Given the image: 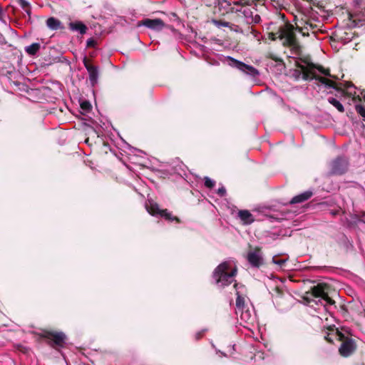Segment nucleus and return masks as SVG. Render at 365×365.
Returning a JSON list of instances; mask_svg holds the SVG:
<instances>
[{
    "instance_id": "1",
    "label": "nucleus",
    "mask_w": 365,
    "mask_h": 365,
    "mask_svg": "<svg viewBox=\"0 0 365 365\" xmlns=\"http://www.w3.org/2000/svg\"><path fill=\"white\" fill-rule=\"evenodd\" d=\"M237 268L233 260L229 259L220 264L213 272V278L219 287H224L234 282Z\"/></svg>"
},
{
    "instance_id": "2",
    "label": "nucleus",
    "mask_w": 365,
    "mask_h": 365,
    "mask_svg": "<svg viewBox=\"0 0 365 365\" xmlns=\"http://www.w3.org/2000/svg\"><path fill=\"white\" fill-rule=\"evenodd\" d=\"M294 27L292 25L286 24L279 31L278 37L282 41L284 45H295V37Z\"/></svg>"
},
{
    "instance_id": "3",
    "label": "nucleus",
    "mask_w": 365,
    "mask_h": 365,
    "mask_svg": "<svg viewBox=\"0 0 365 365\" xmlns=\"http://www.w3.org/2000/svg\"><path fill=\"white\" fill-rule=\"evenodd\" d=\"M227 58L230 61V63H229L230 66L235 67L242 72L252 76H256L258 75L257 70L255 69L253 66L245 64L243 62L237 61L230 56L227 57Z\"/></svg>"
},
{
    "instance_id": "4",
    "label": "nucleus",
    "mask_w": 365,
    "mask_h": 365,
    "mask_svg": "<svg viewBox=\"0 0 365 365\" xmlns=\"http://www.w3.org/2000/svg\"><path fill=\"white\" fill-rule=\"evenodd\" d=\"M247 259L249 263L255 267H259L263 264V257L261 250L258 247L248 252Z\"/></svg>"
},
{
    "instance_id": "5",
    "label": "nucleus",
    "mask_w": 365,
    "mask_h": 365,
    "mask_svg": "<svg viewBox=\"0 0 365 365\" xmlns=\"http://www.w3.org/2000/svg\"><path fill=\"white\" fill-rule=\"evenodd\" d=\"M145 207L147 211L152 215H160L161 217H163L168 220H178L176 217H171L170 213H169L167 210H160L158 205L153 202H149L148 204H146Z\"/></svg>"
},
{
    "instance_id": "6",
    "label": "nucleus",
    "mask_w": 365,
    "mask_h": 365,
    "mask_svg": "<svg viewBox=\"0 0 365 365\" xmlns=\"http://www.w3.org/2000/svg\"><path fill=\"white\" fill-rule=\"evenodd\" d=\"M142 25L154 31H160L165 26L164 22L160 19H146L142 22Z\"/></svg>"
},
{
    "instance_id": "7",
    "label": "nucleus",
    "mask_w": 365,
    "mask_h": 365,
    "mask_svg": "<svg viewBox=\"0 0 365 365\" xmlns=\"http://www.w3.org/2000/svg\"><path fill=\"white\" fill-rule=\"evenodd\" d=\"M312 294L314 297L322 298L327 304H332L334 303V301L325 292L324 284H318L314 287Z\"/></svg>"
},
{
    "instance_id": "8",
    "label": "nucleus",
    "mask_w": 365,
    "mask_h": 365,
    "mask_svg": "<svg viewBox=\"0 0 365 365\" xmlns=\"http://www.w3.org/2000/svg\"><path fill=\"white\" fill-rule=\"evenodd\" d=\"M355 349L354 343L351 340L343 342L339 349L340 354L344 357L349 356Z\"/></svg>"
},
{
    "instance_id": "9",
    "label": "nucleus",
    "mask_w": 365,
    "mask_h": 365,
    "mask_svg": "<svg viewBox=\"0 0 365 365\" xmlns=\"http://www.w3.org/2000/svg\"><path fill=\"white\" fill-rule=\"evenodd\" d=\"M84 66L89 73V80L92 85H95L98 78V71L95 66L90 65L86 59H84Z\"/></svg>"
},
{
    "instance_id": "10",
    "label": "nucleus",
    "mask_w": 365,
    "mask_h": 365,
    "mask_svg": "<svg viewBox=\"0 0 365 365\" xmlns=\"http://www.w3.org/2000/svg\"><path fill=\"white\" fill-rule=\"evenodd\" d=\"M238 216L242 222L245 225H250L255 220L252 215L248 210L239 211Z\"/></svg>"
},
{
    "instance_id": "11",
    "label": "nucleus",
    "mask_w": 365,
    "mask_h": 365,
    "mask_svg": "<svg viewBox=\"0 0 365 365\" xmlns=\"http://www.w3.org/2000/svg\"><path fill=\"white\" fill-rule=\"evenodd\" d=\"M312 195V192L310 191H306L303 193H301L299 195H297L294 196L291 200V204H296L302 202L307 200H308L311 196Z\"/></svg>"
},
{
    "instance_id": "12",
    "label": "nucleus",
    "mask_w": 365,
    "mask_h": 365,
    "mask_svg": "<svg viewBox=\"0 0 365 365\" xmlns=\"http://www.w3.org/2000/svg\"><path fill=\"white\" fill-rule=\"evenodd\" d=\"M69 28L72 31H78L81 34H84L86 32L87 28L82 22L76 21L69 24Z\"/></svg>"
},
{
    "instance_id": "13",
    "label": "nucleus",
    "mask_w": 365,
    "mask_h": 365,
    "mask_svg": "<svg viewBox=\"0 0 365 365\" xmlns=\"http://www.w3.org/2000/svg\"><path fill=\"white\" fill-rule=\"evenodd\" d=\"M46 25L51 30H57L61 28V23L57 19L50 17L46 21Z\"/></svg>"
},
{
    "instance_id": "14",
    "label": "nucleus",
    "mask_w": 365,
    "mask_h": 365,
    "mask_svg": "<svg viewBox=\"0 0 365 365\" xmlns=\"http://www.w3.org/2000/svg\"><path fill=\"white\" fill-rule=\"evenodd\" d=\"M40 48V44L38 43H34L30 46L26 47L25 51L30 55H34Z\"/></svg>"
},
{
    "instance_id": "15",
    "label": "nucleus",
    "mask_w": 365,
    "mask_h": 365,
    "mask_svg": "<svg viewBox=\"0 0 365 365\" xmlns=\"http://www.w3.org/2000/svg\"><path fill=\"white\" fill-rule=\"evenodd\" d=\"M329 103H331L333 106H334L339 112H344V108L343 105L336 98H329L328 99Z\"/></svg>"
},
{
    "instance_id": "16",
    "label": "nucleus",
    "mask_w": 365,
    "mask_h": 365,
    "mask_svg": "<svg viewBox=\"0 0 365 365\" xmlns=\"http://www.w3.org/2000/svg\"><path fill=\"white\" fill-rule=\"evenodd\" d=\"M65 335L63 333H55L53 334V339L57 344H61L65 340Z\"/></svg>"
},
{
    "instance_id": "17",
    "label": "nucleus",
    "mask_w": 365,
    "mask_h": 365,
    "mask_svg": "<svg viewBox=\"0 0 365 365\" xmlns=\"http://www.w3.org/2000/svg\"><path fill=\"white\" fill-rule=\"evenodd\" d=\"M237 299H236V306L238 309L244 307L245 305V299L240 294L239 291L237 290Z\"/></svg>"
},
{
    "instance_id": "18",
    "label": "nucleus",
    "mask_w": 365,
    "mask_h": 365,
    "mask_svg": "<svg viewBox=\"0 0 365 365\" xmlns=\"http://www.w3.org/2000/svg\"><path fill=\"white\" fill-rule=\"evenodd\" d=\"M301 22H296L295 23V25H296V29L302 34L303 36H306V35H308V27L307 26H302L301 25Z\"/></svg>"
},
{
    "instance_id": "19",
    "label": "nucleus",
    "mask_w": 365,
    "mask_h": 365,
    "mask_svg": "<svg viewBox=\"0 0 365 365\" xmlns=\"http://www.w3.org/2000/svg\"><path fill=\"white\" fill-rule=\"evenodd\" d=\"M81 108L84 111H88L91 109V105L89 102L84 101L81 103Z\"/></svg>"
},
{
    "instance_id": "20",
    "label": "nucleus",
    "mask_w": 365,
    "mask_h": 365,
    "mask_svg": "<svg viewBox=\"0 0 365 365\" xmlns=\"http://www.w3.org/2000/svg\"><path fill=\"white\" fill-rule=\"evenodd\" d=\"M319 80L323 84H325V85H327L328 86H330V87H334V83L331 81H330V80H328V79H327L325 78H323V77H320L319 78Z\"/></svg>"
},
{
    "instance_id": "21",
    "label": "nucleus",
    "mask_w": 365,
    "mask_h": 365,
    "mask_svg": "<svg viewBox=\"0 0 365 365\" xmlns=\"http://www.w3.org/2000/svg\"><path fill=\"white\" fill-rule=\"evenodd\" d=\"M356 109L357 112L365 119V108L363 106L356 104Z\"/></svg>"
},
{
    "instance_id": "22",
    "label": "nucleus",
    "mask_w": 365,
    "mask_h": 365,
    "mask_svg": "<svg viewBox=\"0 0 365 365\" xmlns=\"http://www.w3.org/2000/svg\"><path fill=\"white\" fill-rule=\"evenodd\" d=\"M205 185L207 187H212L215 185V182L208 177L205 178Z\"/></svg>"
},
{
    "instance_id": "23",
    "label": "nucleus",
    "mask_w": 365,
    "mask_h": 365,
    "mask_svg": "<svg viewBox=\"0 0 365 365\" xmlns=\"http://www.w3.org/2000/svg\"><path fill=\"white\" fill-rule=\"evenodd\" d=\"M241 318L242 320L247 322V321L250 320V314L247 312H242L241 313Z\"/></svg>"
},
{
    "instance_id": "24",
    "label": "nucleus",
    "mask_w": 365,
    "mask_h": 365,
    "mask_svg": "<svg viewBox=\"0 0 365 365\" xmlns=\"http://www.w3.org/2000/svg\"><path fill=\"white\" fill-rule=\"evenodd\" d=\"M19 4L22 8L26 9L29 6V2L26 0H18Z\"/></svg>"
},
{
    "instance_id": "25",
    "label": "nucleus",
    "mask_w": 365,
    "mask_h": 365,
    "mask_svg": "<svg viewBox=\"0 0 365 365\" xmlns=\"http://www.w3.org/2000/svg\"><path fill=\"white\" fill-rule=\"evenodd\" d=\"M319 71L326 76H330L329 71L327 69L323 68L322 67L319 68Z\"/></svg>"
},
{
    "instance_id": "26",
    "label": "nucleus",
    "mask_w": 365,
    "mask_h": 365,
    "mask_svg": "<svg viewBox=\"0 0 365 365\" xmlns=\"http://www.w3.org/2000/svg\"><path fill=\"white\" fill-rule=\"evenodd\" d=\"M217 192L219 195H220L221 196H223L225 195V192H226V190L225 187H220L218 190H217Z\"/></svg>"
},
{
    "instance_id": "27",
    "label": "nucleus",
    "mask_w": 365,
    "mask_h": 365,
    "mask_svg": "<svg viewBox=\"0 0 365 365\" xmlns=\"http://www.w3.org/2000/svg\"><path fill=\"white\" fill-rule=\"evenodd\" d=\"M277 34H274L273 33H271L269 34V38L272 39V40H275L276 38H277Z\"/></svg>"
},
{
    "instance_id": "28",
    "label": "nucleus",
    "mask_w": 365,
    "mask_h": 365,
    "mask_svg": "<svg viewBox=\"0 0 365 365\" xmlns=\"http://www.w3.org/2000/svg\"><path fill=\"white\" fill-rule=\"evenodd\" d=\"M274 263L275 264H282L283 263L285 262L284 260H282V261H275L274 259L272 260Z\"/></svg>"
},
{
    "instance_id": "29",
    "label": "nucleus",
    "mask_w": 365,
    "mask_h": 365,
    "mask_svg": "<svg viewBox=\"0 0 365 365\" xmlns=\"http://www.w3.org/2000/svg\"><path fill=\"white\" fill-rule=\"evenodd\" d=\"M346 93L349 95H352L353 94L352 88H351V87L348 88Z\"/></svg>"
},
{
    "instance_id": "30",
    "label": "nucleus",
    "mask_w": 365,
    "mask_h": 365,
    "mask_svg": "<svg viewBox=\"0 0 365 365\" xmlns=\"http://www.w3.org/2000/svg\"><path fill=\"white\" fill-rule=\"evenodd\" d=\"M355 94H356V92L354 91V96L352 97V100H353L354 102L356 103V97L355 96Z\"/></svg>"
},
{
    "instance_id": "31",
    "label": "nucleus",
    "mask_w": 365,
    "mask_h": 365,
    "mask_svg": "<svg viewBox=\"0 0 365 365\" xmlns=\"http://www.w3.org/2000/svg\"><path fill=\"white\" fill-rule=\"evenodd\" d=\"M92 43H93V41H92V40H91V39H90V40H88V41H87V45H88V46H91V45H92Z\"/></svg>"
},
{
    "instance_id": "32",
    "label": "nucleus",
    "mask_w": 365,
    "mask_h": 365,
    "mask_svg": "<svg viewBox=\"0 0 365 365\" xmlns=\"http://www.w3.org/2000/svg\"><path fill=\"white\" fill-rule=\"evenodd\" d=\"M325 339H326L327 341H332V339H331L329 336H325Z\"/></svg>"
},
{
    "instance_id": "33",
    "label": "nucleus",
    "mask_w": 365,
    "mask_h": 365,
    "mask_svg": "<svg viewBox=\"0 0 365 365\" xmlns=\"http://www.w3.org/2000/svg\"><path fill=\"white\" fill-rule=\"evenodd\" d=\"M332 331H334V332H335V334H336V333H337V331H335V330H334V329H332Z\"/></svg>"
}]
</instances>
